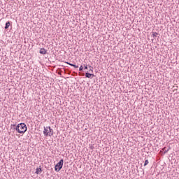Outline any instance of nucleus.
<instances>
[{
    "label": "nucleus",
    "mask_w": 179,
    "mask_h": 179,
    "mask_svg": "<svg viewBox=\"0 0 179 179\" xmlns=\"http://www.w3.org/2000/svg\"><path fill=\"white\" fill-rule=\"evenodd\" d=\"M16 131L19 134H24L27 131V126L24 123H20L16 127Z\"/></svg>",
    "instance_id": "f257e3e1"
},
{
    "label": "nucleus",
    "mask_w": 179,
    "mask_h": 179,
    "mask_svg": "<svg viewBox=\"0 0 179 179\" xmlns=\"http://www.w3.org/2000/svg\"><path fill=\"white\" fill-rule=\"evenodd\" d=\"M43 134L45 136H52L54 135V130L51 129V127H44Z\"/></svg>",
    "instance_id": "f03ea898"
},
{
    "label": "nucleus",
    "mask_w": 179,
    "mask_h": 179,
    "mask_svg": "<svg viewBox=\"0 0 179 179\" xmlns=\"http://www.w3.org/2000/svg\"><path fill=\"white\" fill-rule=\"evenodd\" d=\"M64 166V159H62L60 161L55 165V171H60L61 169H62Z\"/></svg>",
    "instance_id": "7ed1b4c3"
},
{
    "label": "nucleus",
    "mask_w": 179,
    "mask_h": 179,
    "mask_svg": "<svg viewBox=\"0 0 179 179\" xmlns=\"http://www.w3.org/2000/svg\"><path fill=\"white\" fill-rule=\"evenodd\" d=\"M85 76H86L87 78H94V74L90 73H85Z\"/></svg>",
    "instance_id": "20e7f679"
},
{
    "label": "nucleus",
    "mask_w": 179,
    "mask_h": 179,
    "mask_svg": "<svg viewBox=\"0 0 179 179\" xmlns=\"http://www.w3.org/2000/svg\"><path fill=\"white\" fill-rule=\"evenodd\" d=\"M40 54H43V55H45V54H47V50H45L44 48H41Z\"/></svg>",
    "instance_id": "39448f33"
},
{
    "label": "nucleus",
    "mask_w": 179,
    "mask_h": 179,
    "mask_svg": "<svg viewBox=\"0 0 179 179\" xmlns=\"http://www.w3.org/2000/svg\"><path fill=\"white\" fill-rule=\"evenodd\" d=\"M42 171H43V170H41V168H37L36 169L35 173L36 174H41Z\"/></svg>",
    "instance_id": "423d86ee"
},
{
    "label": "nucleus",
    "mask_w": 179,
    "mask_h": 179,
    "mask_svg": "<svg viewBox=\"0 0 179 179\" xmlns=\"http://www.w3.org/2000/svg\"><path fill=\"white\" fill-rule=\"evenodd\" d=\"M9 26H10V22H7L6 23L5 29H9Z\"/></svg>",
    "instance_id": "0eeeda50"
},
{
    "label": "nucleus",
    "mask_w": 179,
    "mask_h": 179,
    "mask_svg": "<svg viewBox=\"0 0 179 179\" xmlns=\"http://www.w3.org/2000/svg\"><path fill=\"white\" fill-rule=\"evenodd\" d=\"M163 151H164V153H167V152H169V149H167V148L164 147L163 149H162Z\"/></svg>",
    "instance_id": "6e6552de"
},
{
    "label": "nucleus",
    "mask_w": 179,
    "mask_h": 179,
    "mask_svg": "<svg viewBox=\"0 0 179 179\" xmlns=\"http://www.w3.org/2000/svg\"><path fill=\"white\" fill-rule=\"evenodd\" d=\"M149 164V160L146 159L144 163V166H148Z\"/></svg>",
    "instance_id": "1a4fd4ad"
},
{
    "label": "nucleus",
    "mask_w": 179,
    "mask_h": 179,
    "mask_svg": "<svg viewBox=\"0 0 179 179\" xmlns=\"http://www.w3.org/2000/svg\"><path fill=\"white\" fill-rule=\"evenodd\" d=\"M90 72H91V73H93V67H92V66H90Z\"/></svg>",
    "instance_id": "9d476101"
},
{
    "label": "nucleus",
    "mask_w": 179,
    "mask_h": 179,
    "mask_svg": "<svg viewBox=\"0 0 179 179\" xmlns=\"http://www.w3.org/2000/svg\"><path fill=\"white\" fill-rule=\"evenodd\" d=\"M79 71H80V72H82V71H83V66H80Z\"/></svg>",
    "instance_id": "9b49d317"
},
{
    "label": "nucleus",
    "mask_w": 179,
    "mask_h": 179,
    "mask_svg": "<svg viewBox=\"0 0 179 179\" xmlns=\"http://www.w3.org/2000/svg\"><path fill=\"white\" fill-rule=\"evenodd\" d=\"M157 34H158L157 33L155 32V33L152 34V36L154 37H157Z\"/></svg>",
    "instance_id": "f8f14e48"
},
{
    "label": "nucleus",
    "mask_w": 179,
    "mask_h": 179,
    "mask_svg": "<svg viewBox=\"0 0 179 179\" xmlns=\"http://www.w3.org/2000/svg\"><path fill=\"white\" fill-rule=\"evenodd\" d=\"M67 64H68L69 65H70V66H74V64H71V63H69V62H67Z\"/></svg>",
    "instance_id": "ddd939ff"
},
{
    "label": "nucleus",
    "mask_w": 179,
    "mask_h": 179,
    "mask_svg": "<svg viewBox=\"0 0 179 179\" xmlns=\"http://www.w3.org/2000/svg\"><path fill=\"white\" fill-rule=\"evenodd\" d=\"M73 66V68H79V66L76 64H74V66Z\"/></svg>",
    "instance_id": "4468645a"
},
{
    "label": "nucleus",
    "mask_w": 179,
    "mask_h": 179,
    "mask_svg": "<svg viewBox=\"0 0 179 179\" xmlns=\"http://www.w3.org/2000/svg\"><path fill=\"white\" fill-rule=\"evenodd\" d=\"M84 69H87V65H85Z\"/></svg>",
    "instance_id": "2eb2a0df"
},
{
    "label": "nucleus",
    "mask_w": 179,
    "mask_h": 179,
    "mask_svg": "<svg viewBox=\"0 0 179 179\" xmlns=\"http://www.w3.org/2000/svg\"><path fill=\"white\" fill-rule=\"evenodd\" d=\"M10 1H15V0H10Z\"/></svg>",
    "instance_id": "dca6fc26"
}]
</instances>
